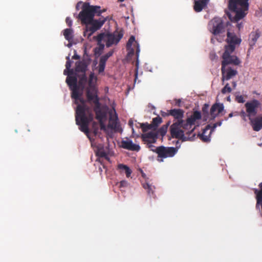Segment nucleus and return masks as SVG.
Instances as JSON below:
<instances>
[{
  "mask_svg": "<svg viewBox=\"0 0 262 262\" xmlns=\"http://www.w3.org/2000/svg\"><path fill=\"white\" fill-rule=\"evenodd\" d=\"M211 128V126L210 125H208L206 126L205 128L203 129V133L202 134L200 135V139L204 142H208L210 141V134L213 131L210 130L209 134L208 135H206L207 132Z\"/></svg>",
  "mask_w": 262,
  "mask_h": 262,
  "instance_id": "24",
  "label": "nucleus"
},
{
  "mask_svg": "<svg viewBox=\"0 0 262 262\" xmlns=\"http://www.w3.org/2000/svg\"><path fill=\"white\" fill-rule=\"evenodd\" d=\"M227 101H229V102L231 101V99H230V96H229V97H228L227 98Z\"/></svg>",
  "mask_w": 262,
  "mask_h": 262,
  "instance_id": "55",
  "label": "nucleus"
},
{
  "mask_svg": "<svg viewBox=\"0 0 262 262\" xmlns=\"http://www.w3.org/2000/svg\"><path fill=\"white\" fill-rule=\"evenodd\" d=\"M66 82L72 91L71 97L75 100H80L81 104L77 106L75 115L76 124L79 126L80 130L85 133L89 138V124L93 120V115L90 108L85 104L84 100L81 98V93L79 91L77 84V78L75 76H71L67 74Z\"/></svg>",
  "mask_w": 262,
  "mask_h": 262,
  "instance_id": "1",
  "label": "nucleus"
},
{
  "mask_svg": "<svg viewBox=\"0 0 262 262\" xmlns=\"http://www.w3.org/2000/svg\"><path fill=\"white\" fill-rule=\"evenodd\" d=\"M72 58L74 59H79L80 58V56L76 54H75L72 57Z\"/></svg>",
  "mask_w": 262,
  "mask_h": 262,
  "instance_id": "49",
  "label": "nucleus"
},
{
  "mask_svg": "<svg viewBox=\"0 0 262 262\" xmlns=\"http://www.w3.org/2000/svg\"><path fill=\"white\" fill-rule=\"evenodd\" d=\"M81 11L78 15V18L81 24L88 25L93 20L95 15L100 16L105 10H101L100 7L90 5L89 3H84L82 4Z\"/></svg>",
  "mask_w": 262,
  "mask_h": 262,
  "instance_id": "4",
  "label": "nucleus"
},
{
  "mask_svg": "<svg viewBox=\"0 0 262 262\" xmlns=\"http://www.w3.org/2000/svg\"><path fill=\"white\" fill-rule=\"evenodd\" d=\"M258 187H259L260 190L255 188L254 189V192L256 194V208L259 210L260 207H261L262 216V182L259 184Z\"/></svg>",
  "mask_w": 262,
  "mask_h": 262,
  "instance_id": "20",
  "label": "nucleus"
},
{
  "mask_svg": "<svg viewBox=\"0 0 262 262\" xmlns=\"http://www.w3.org/2000/svg\"><path fill=\"white\" fill-rule=\"evenodd\" d=\"M86 97L88 100L90 102L95 103L96 100L99 101V98L97 95V90L95 85H89L86 89Z\"/></svg>",
  "mask_w": 262,
  "mask_h": 262,
  "instance_id": "16",
  "label": "nucleus"
},
{
  "mask_svg": "<svg viewBox=\"0 0 262 262\" xmlns=\"http://www.w3.org/2000/svg\"><path fill=\"white\" fill-rule=\"evenodd\" d=\"M135 75H136V78L137 76V73H136Z\"/></svg>",
  "mask_w": 262,
  "mask_h": 262,
  "instance_id": "61",
  "label": "nucleus"
},
{
  "mask_svg": "<svg viewBox=\"0 0 262 262\" xmlns=\"http://www.w3.org/2000/svg\"><path fill=\"white\" fill-rule=\"evenodd\" d=\"M81 4V2H78L76 5V9H78V7L79 6V5Z\"/></svg>",
  "mask_w": 262,
  "mask_h": 262,
  "instance_id": "54",
  "label": "nucleus"
},
{
  "mask_svg": "<svg viewBox=\"0 0 262 262\" xmlns=\"http://www.w3.org/2000/svg\"><path fill=\"white\" fill-rule=\"evenodd\" d=\"M121 144V147L124 149L136 151H138L140 149V147L139 145L134 144L132 141L129 139L122 140Z\"/></svg>",
  "mask_w": 262,
  "mask_h": 262,
  "instance_id": "18",
  "label": "nucleus"
},
{
  "mask_svg": "<svg viewBox=\"0 0 262 262\" xmlns=\"http://www.w3.org/2000/svg\"><path fill=\"white\" fill-rule=\"evenodd\" d=\"M147 146L151 150V149H155V148L157 147H156L154 145H152L151 144H147Z\"/></svg>",
  "mask_w": 262,
  "mask_h": 262,
  "instance_id": "48",
  "label": "nucleus"
},
{
  "mask_svg": "<svg viewBox=\"0 0 262 262\" xmlns=\"http://www.w3.org/2000/svg\"><path fill=\"white\" fill-rule=\"evenodd\" d=\"M106 20L105 18H100L99 19H94L93 18L92 21L86 25V31L90 32V35L92 34L100 29Z\"/></svg>",
  "mask_w": 262,
  "mask_h": 262,
  "instance_id": "14",
  "label": "nucleus"
},
{
  "mask_svg": "<svg viewBox=\"0 0 262 262\" xmlns=\"http://www.w3.org/2000/svg\"><path fill=\"white\" fill-rule=\"evenodd\" d=\"M66 21L68 26L71 27L72 25V19L69 17H67L66 19Z\"/></svg>",
  "mask_w": 262,
  "mask_h": 262,
  "instance_id": "44",
  "label": "nucleus"
},
{
  "mask_svg": "<svg viewBox=\"0 0 262 262\" xmlns=\"http://www.w3.org/2000/svg\"><path fill=\"white\" fill-rule=\"evenodd\" d=\"M63 35L64 38L68 40L71 41L73 38V30L72 29H66L63 31Z\"/></svg>",
  "mask_w": 262,
  "mask_h": 262,
  "instance_id": "28",
  "label": "nucleus"
},
{
  "mask_svg": "<svg viewBox=\"0 0 262 262\" xmlns=\"http://www.w3.org/2000/svg\"><path fill=\"white\" fill-rule=\"evenodd\" d=\"M118 169L120 170H123V171L125 170V168H118Z\"/></svg>",
  "mask_w": 262,
  "mask_h": 262,
  "instance_id": "58",
  "label": "nucleus"
},
{
  "mask_svg": "<svg viewBox=\"0 0 262 262\" xmlns=\"http://www.w3.org/2000/svg\"><path fill=\"white\" fill-rule=\"evenodd\" d=\"M170 124V121L168 122L166 124L161 126L158 131L156 130L158 135L160 134L161 136L163 137L167 133V128Z\"/></svg>",
  "mask_w": 262,
  "mask_h": 262,
  "instance_id": "29",
  "label": "nucleus"
},
{
  "mask_svg": "<svg viewBox=\"0 0 262 262\" xmlns=\"http://www.w3.org/2000/svg\"><path fill=\"white\" fill-rule=\"evenodd\" d=\"M181 102V100L179 99V100H177V102H176V104L178 105V106H180V103Z\"/></svg>",
  "mask_w": 262,
  "mask_h": 262,
  "instance_id": "53",
  "label": "nucleus"
},
{
  "mask_svg": "<svg viewBox=\"0 0 262 262\" xmlns=\"http://www.w3.org/2000/svg\"><path fill=\"white\" fill-rule=\"evenodd\" d=\"M224 105L222 103H216L214 104L210 109V115L214 119L220 113L224 110Z\"/></svg>",
  "mask_w": 262,
  "mask_h": 262,
  "instance_id": "21",
  "label": "nucleus"
},
{
  "mask_svg": "<svg viewBox=\"0 0 262 262\" xmlns=\"http://www.w3.org/2000/svg\"><path fill=\"white\" fill-rule=\"evenodd\" d=\"M139 51H140V50H139V47L138 46V45H137V50H136V54H137V55H138V54L139 53Z\"/></svg>",
  "mask_w": 262,
  "mask_h": 262,
  "instance_id": "52",
  "label": "nucleus"
},
{
  "mask_svg": "<svg viewBox=\"0 0 262 262\" xmlns=\"http://www.w3.org/2000/svg\"><path fill=\"white\" fill-rule=\"evenodd\" d=\"M232 91V89L229 85L228 83H227L225 86L222 89L221 92L222 94H225L226 93H230Z\"/></svg>",
  "mask_w": 262,
  "mask_h": 262,
  "instance_id": "35",
  "label": "nucleus"
},
{
  "mask_svg": "<svg viewBox=\"0 0 262 262\" xmlns=\"http://www.w3.org/2000/svg\"><path fill=\"white\" fill-rule=\"evenodd\" d=\"M124 0H118V1L120 2H123Z\"/></svg>",
  "mask_w": 262,
  "mask_h": 262,
  "instance_id": "60",
  "label": "nucleus"
},
{
  "mask_svg": "<svg viewBox=\"0 0 262 262\" xmlns=\"http://www.w3.org/2000/svg\"><path fill=\"white\" fill-rule=\"evenodd\" d=\"M151 151L157 154V161L161 162L164 159L173 157L177 154L178 149L174 147L160 146L155 149H151Z\"/></svg>",
  "mask_w": 262,
  "mask_h": 262,
  "instance_id": "6",
  "label": "nucleus"
},
{
  "mask_svg": "<svg viewBox=\"0 0 262 262\" xmlns=\"http://www.w3.org/2000/svg\"><path fill=\"white\" fill-rule=\"evenodd\" d=\"M162 122V118L157 115V117L154 118L151 122V126L152 127V130L156 131L158 127Z\"/></svg>",
  "mask_w": 262,
  "mask_h": 262,
  "instance_id": "27",
  "label": "nucleus"
},
{
  "mask_svg": "<svg viewBox=\"0 0 262 262\" xmlns=\"http://www.w3.org/2000/svg\"><path fill=\"white\" fill-rule=\"evenodd\" d=\"M104 45H101L100 46V47H101V49H103L104 48Z\"/></svg>",
  "mask_w": 262,
  "mask_h": 262,
  "instance_id": "57",
  "label": "nucleus"
},
{
  "mask_svg": "<svg viewBox=\"0 0 262 262\" xmlns=\"http://www.w3.org/2000/svg\"><path fill=\"white\" fill-rule=\"evenodd\" d=\"M261 105L260 102L256 99L246 102L245 104L246 113L242 112V116L244 117L247 116L249 119H251V118L255 117L257 113V109L260 107Z\"/></svg>",
  "mask_w": 262,
  "mask_h": 262,
  "instance_id": "7",
  "label": "nucleus"
},
{
  "mask_svg": "<svg viewBox=\"0 0 262 262\" xmlns=\"http://www.w3.org/2000/svg\"><path fill=\"white\" fill-rule=\"evenodd\" d=\"M117 119L118 118L116 115H115V116H112L111 115L108 124V128L113 129H117L118 126Z\"/></svg>",
  "mask_w": 262,
  "mask_h": 262,
  "instance_id": "26",
  "label": "nucleus"
},
{
  "mask_svg": "<svg viewBox=\"0 0 262 262\" xmlns=\"http://www.w3.org/2000/svg\"><path fill=\"white\" fill-rule=\"evenodd\" d=\"M249 0H228L229 11H226L231 21L237 22L247 14L249 9Z\"/></svg>",
  "mask_w": 262,
  "mask_h": 262,
  "instance_id": "2",
  "label": "nucleus"
},
{
  "mask_svg": "<svg viewBox=\"0 0 262 262\" xmlns=\"http://www.w3.org/2000/svg\"><path fill=\"white\" fill-rule=\"evenodd\" d=\"M233 116V114L232 113H230L229 114V117H232Z\"/></svg>",
  "mask_w": 262,
  "mask_h": 262,
  "instance_id": "56",
  "label": "nucleus"
},
{
  "mask_svg": "<svg viewBox=\"0 0 262 262\" xmlns=\"http://www.w3.org/2000/svg\"><path fill=\"white\" fill-rule=\"evenodd\" d=\"M118 168H125L124 171L126 174V176L127 178H129L130 176L132 171L129 167L127 165H124L123 164H119L118 165Z\"/></svg>",
  "mask_w": 262,
  "mask_h": 262,
  "instance_id": "32",
  "label": "nucleus"
},
{
  "mask_svg": "<svg viewBox=\"0 0 262 262\" xmlns=\"http://www.w3.org/2000/svg\"><path fill=\"white\" fill-rule=\"evenodd\" d=\"M95 124V123H94V124H93V128H94L93 133L95 136H96L98 134V128L95 127V126H94Z\"/></svg>",
  "mask_w": 262,
  "mask_h": 262,
  "instance_id": "47",
  "label": "nucleus"
},
{
  "mask_svg": "<svg viewBox=\"0 0 262 262\" xmlns=\"http://www.w3.org/2000/svg\"><path fill=\"white\" fill-rule=\"evenodd\" d=\"M222 121H219L215 123H214L212 125V126H211L210 129H211V131L214 130V129L217 126H221L222 125Z\"/></svg>",
  "mask_w": 262,
  "mask_h": 262,
  "instance_id": "41",
  "label": "nucleus"
},
{
  "mask_svg": "<svg viewBox=\"0 0 262 262\" xmlns=\"http://www.w3.org/2000/svg\"><path fill=\"white\" fill-rule=\"evenodd\" d=\"M94 108V111L96 114V118L98 120L101 129H104L105 125L103 123V120L106 117V113L105 111L101 109L100 103L97 99Z\"/></svg>",
  "mask_w": 262,
  "mask_h": 262,
  "instance_id": "12",
  "label": "nucleus"
},
{
  "mask_svg": "<svg viewBox=\"0 0 262 262\" xmlns=\"http://www.w3.org/2000/svg\"><path fill=\"white\" fill-rule=\"evenodd\" d=\"M233 52L228 50H225L222 55V66H230V64L238 66L241 63L240 60L236 56L231 55Z\"/></svg>",
  "mask_w": 262,
  "mask_h": 262,
  "instance_id": "10",
  "label": "nucleus"
},
{
  "mask_svg": "<svg viewBox=\"0 0 262 262\" xmlns=\"http://www.w3.org/2000/svg\"><path fill=\"white\" fill-rule=\"evenodd\" d=\"M105 63H103V62H100V61H99V64L98 66L99 73L103 72L104 71V69H105Z\"/></svg>",
  "mask_w": 262,
  "mask_h": 262,
  "instance_id": "40",
  "label": "nucleus"
},
{
  "mask_svg": "<svg viewBox=\"0 0 262 262\" xmlns=\"http://www.w3.org/2000/svg\"><path fill=\"white\" fill-rule=\"evenodd\" d=\"M208 107H209V105L208 104H205L204 106L202 108V111L203 112V113H206L208 114Z\"/></svg>",
  "mask_w": 262,
  "mask_h": 262,
  "instance_id": "43",
  "label": "nucleus"
},
{
  "mask_svg": "<svg viewBox=\"0 0 262 262\" xmlns=\"http://www.w3.org/2000/svg\"><path fill=\"white\" fill-rule=\"evenodd\" d=\"M143 187L145 189H146L147 190V192L149 195H150L151 194H153V191L152 190L151 186L148 183L144 184L143 185Z\"/></svg>",
  "mask_w": 262,
  "mask_h": 262,
  "instance_id": "38",
  "label": "nucleus"
},
{
  "mask_svg": "<svg viewBox=\"0 0 262 262\" xmlns=\"http://www.w3.org/2000/svg\"><path fill=\"white\" fill-rule=\"evenodd\" d=\"M127 182L125 181H122L120 182V187H126Z\"/></svg>",
  "mask_w": 262,
  "mask_h": 262,
  "instance_id": "45",
  "label": "nucleus"
},
{
  "mask_svg": "<svg viewBox=\"0 0 262 262\" xmlns=\"http://www.w3.org/2000/svg\"><path fill=\"white\" fill-rule=\"evenodd\" d=\"M160 114L161 116L163 117H166L170 115V114H169V111H167V112H165L163 111H161Z\"/></svg>",
  "mask_w": 262,
  "mask_h": 262,
  "instance_id": "46",
  "label": "nucleus"
},
{
  "mask_svg": "<svg viewBox=\"0 0 262 262\" xmlns=\"http://www.w3.org/2000/svg\"><path fill=\"white\" fill-rule=\"evenodd\" d=\"M95 80L96 81V78L94 76V74L91 73L89 76V85H95L93 83V80Z\"/></svg>",
  "mask_w": 262,
  "mask_h": 262,
  "instance_id": "39",
  "label": "nucleus"
},
{
  "mask_svg": "<svg viewBox=\"0 0 262 262\" xmlns=\"http://www.w3.org/2000/svg\"><path fill=\"white\" fill-rule=\"evenodd\" d=\"M141 138L143 141L147 144H152L156 142L158 138V134L156 131L152 130L142 135Z\"/></svg>",
  "mask_w": 262,
  "mask_h": 262,
  "instance_id": "17",
  "label": "nucleus"
},
{
  "mask_svg": "<svg viewBox=\"0 0 262 262\" xmlns=\"http://www.w3.org/2000/svg\"><path fill=\"white\" fill-rule=\"evenodd\" d=\"M236 81H232V87L233 89H235L236 86Z\"/></svg>",
  "mask_w": 262,
  "mask_h": 262,
  "instance_id": "50",
  "label": "nucleus"
},
{
  "mask_svg": "<svg viewBox=\"0 0 262 262\" xmlns=\"http://www.w3.org/2000/svg\"><path fill=\"white\" fill-rule=\"evenodd\" d=\"M154 114H155V115H157V114L156 113H155V112L154 113Z\"/></svg>",
  "mask_w": 262,
  "mask_h": 262,
  "instance_id": "62",
  "label": "nucleus"
},
{
  "mask_svg": "<svg viewBox=\"0 0 262 262\" xmlns=\"http://www.w3.org/2000/svg\"><path fill=\"white\" fill-rule=\"evenodd\" d=\"M110 154V150L108 147L103 146H99L97 148L96 155L98 157L97 161L102 163L100 158H104L107 161L110 162V158L108 155Z\"/></svg>",
  "mask_w": 262,
  "mask_h": 262,
  "instance_id": "15",
  "label": "nucleus"
},
{
  "mask_svg": "<svg viewBox=\"0 0 262 262\" xmlns=\"http://www.w3.org/2000/svg\"><path fill=\"white\" fill-rule=\"evenodd\" d=\"M67 61L66 63V70H64V72L63 73H64V75H66L67 74L66 72H67V70H68V73H69V75H72L73 73V69H70V68L71 67L72 62L70 60V58H69V56H68L67 57Z\"/></svg>",
  "mask_w": 262,
  "mask_h": 262,
  "instance_id": "30",
  "label": "nucleus"
},
{
  "mask_svg": "<svg viewBox=\"0 0 262 262\" xmlns=\"http://www.w3.org/2000/svg\"><path fill=\"white\" fill-rule=\"evenodd\" d=\"M201 119V113L197 111H194L190 117L188 118L186 121L184 120V123H183L182 127L185 130H188L186 134L190 135L193 133L195 129V127L193 126L195 125L196 121L200 120Z\"/></svg>",
  "mask_w": 262,
  "mask_h": 262,
  "instance_id": "8",
  "label": "nucleus"
},
{
  "mask_svg": "<svg viewBox=\"0 0 262 262\" xmlns=\"http://www.w3.org/2000/svg\"><path fill=\"white\" fill-rule=\"evenodd\" d=\"M127 50L128 51V56H132L133 55H134V49L132 48V47H130V48H129V49H127Z\"/></svg>",
  "mask_w": 262,
  "mask_h": 262,
  "instance_id": "42",
  "label": "nucleus"
},
{
  "mask_svg": "<svg viewBox=\"0 0 262 262\" xmlns=\"http://www.w3.org/2000/svg\"><path fill=\"white\" fill-rule=\"evenodd\" d=\"M209 0H194L193 9L196 12H200L207 7Z\"/></svg>",
  "mask_w": 262,
  "mask_h": 262,
  "instance_id": "22",
  "label": "nucleus"
},
{
  "mask_svg": "<svg viewBox=\"0 0 262 262\" xmlns=\"http://www.w3.org/2000/svg\"><path fill=\"white\" fill-rule=\"evenodd\" d=\"M253 93L257 95H259V94L257 93L256 92H254Z\"/></svg>",
  "mask_w": 262,
  "mask_h": 262,
  "instance_id": "59",
  "label": "nucleus"
},
{
  "mask_svg": "<svg viewBox=\"0 0 262 262\" xmlns=\"http://www.w3.org/2000/svg\"><path fill=\"white\" fill-rule=\"evenodd\" d=\"M113 53H114L113 50H111V51H109L108 53H107L106 54L100 57L99 61H100V62H103V63H106V62L107 60V59L111 56H112L113 55Z\"/></svg>",
  "mask_w": 262,
  "mask_h": 262,
  "instance_id": "31",
  "label": "nucleus"
},
{
  "mask_svg": "<svg viewBox=\"0 0 262 262\" xmlns=\"http://www.w3.org/2000/svg\"><path fill=\"white\" fill-rule=\"evenodd\" d=\"M169 114L172 116L175 120H177L170 127V134L174 138L182 139L183 141H186L188 137L184 135V132L181 129L184 123V111L182 109H171L169 110Z\"/></svg>",
  "mask_w": 262,
  "mask_h": 262,
  "instance_id": "3",
  "label": "nucleus"
},
{
  "mask_svg": "<svg viewBox=\"0 0 262 262\" xmlns=\"http://www.w3.org/2000/svg\"><path fill=\"white\" fill-rule=\"evenodd\" d=\"M87 81V77L85 74H82L81 77L80 78L78 82L79 88L81 86L82 89L84 88L85 83Z\"/></svg>",
  "mask_w": 262,
  "mask_h": 262,
  "instance_id": "33",
  "label": "nucleus"
},
{
  "mask_svg": "<svg viewBox=\"0 0 262 262\" xmlns=\"http://www.w3.org/2000/svg\"><path fill=\"white\" fill-rule=\"evenodd\" d=\"M88 65L84 61H78L76 63L75 71L81 72L82 74H85L87 70Z\"/></svg>",
  "mask_w": 262,
  "mask_h": 262,
  "instance_id": "25",
  "label": "nucleus"
},
{
  "mask_svg": "<svg viewBox=\"0 0 262 262\" xmlns=\"http://www.w3.org/2000/svg\"><path fill=\"white\" fill-rule=\"evenodd\" d=\"M226 41L227 45L225 46V49L234 51L236 47L240 45L242 40L234 32L228 31Z\"/></svg>",
  "mask_w": 262,
  "mask_h": 262,
  "instance_id": "9",
  "label": "nucleus"
},
{
  "mask_svg": "<svg viewBox=\"0 0 262 262\" xmlns=\"http://www.w3.org/2000/svg\"><path fill=\"white\" fill-rule=\"evenodd\" d=\"M134 42H135L136 43H137L135 40V36H132L130 37L128 40V42L126 45V49L130 48V47H132V44Z\"/></svg>",
  "mask_w": 262,
  "mask_h": 262,
  "instance_id": "36",
  "label": "nucleus"
},
{
  "mask_svg": "<svg viewBox=\"0 0 262 262\" xmlns=\"http://www.w3.org/2000/svg\"><path fill=\"white\" fill-rule=\"evenodd\" d=\"M243 26L242 23L237 24V27L238 28V30H240L241 28H242L243 27Z\"/></svg>",
  "mask_w": 262,
  "mask_h": 262,
  "instance_id": "51",
  "label": "nucleus"
},
{
  "mask_svg": "<svg viewBox=\"0 0 262 262\" xmlns=\"http://www.w3.org/2000/svg\"><path fill=\"white\" fill-rule=\"evenodd\" d=\"M235 100L236 102L240 103H244L245 100L242 95H237V93L235 94Z\"/></svg>",
  "mask_w": 262,
  "mask_h": 262,
  "instance_id": "37",
  "label": "nucleus"
},
{
  "mask_svg": "<svg viewBox=\"0 0 262 262\" xmlns=\"http://www.w3.org/2000/svg\"><path fill=\"white\" fill-rule=\"evenodd\" d=\"M122 31H115L113 33H100L97 36L98 41H104L106 46L110 47L113 45H117L123 37Z\"/></svg>",
  "mask_w": 262,
  "mask_h": 262,
  "instance_id": "5",
  "label": "nucleus"
},
{
  "mask_svg": "<svg viewBox=\"0 0 262 262\" xmlns=\"http://www.w3.org/2000/svg\"><path fill=\"white\" fill-rule=\"evenodd\" d=\"M261 34L260 32L257 30L255 31H252L249 35V45L251 47L254 46L258 39L260 37Z\"/></svg>",
  "mask_w": 262,
  "mask_h": 262,
  "instance_id": "23",
  "label": "nucleus"
},
{
  "mask_svg": "<svg viewBox=\"0 0 262 262\" xmlns=\"http://www.w3.org/2000/svg\"><path fill=\"white\" fill-rule=\"evenodd\" d=\"M221 73L222 84H224L225 80H229L235 76L238 72L236 69H233L230 66H222Z\"/></svg>",
  "mask_w": 262,
  "mask_h": 262,
  "instance_id": "13",
  "label": "nucleus"
},
{
  "mask_svg": "<svg viewBox=\"0 0 262 262\" xmlns=\"http://www.w3.org/2000/svg\"><path fill=\"white\" fill-rule=\"evenodd\" d=\"M249 120L250 124L254 131L258 132L262 128V116L252 117Z\"/></svg>",
  "mask_w": 262,
  "mask_h": 262,
  "instance_id": "19",
  "label": "nucleus"
},
{
  "mask_svg": "<svg viewBox=\"0 0 262 262\" xmlns=\"http://www.w3.org/2000/svg\"><path fill=\"white\" fill-rule=\"evenodd\" d=\"M140 127L142 130V132L144 133L146 132L149 129L152 130V127L151 126V124H148V123H143L140 124Z\"/></svg>",
  "mask_w": 262,
  "mask_h": 262,
  "instance_id": "34",
  "label": "nucleus"
},
{
  "mask_svg": "<svg viewBox=\"0 0 262 262\" xmlns=\"http://www.w3.org/2000/svg\"><path fill=\"white\" fill-rule=\"evenodd\" d=\"M210 31L214 35L225 32V26L221 18L215 17L209 23Z\"/></svg>",
  "mask_w": 262,
  "mask_h": 262,
  "instance_id": "11",
  "label": "nucleus"
}]
</instances>
